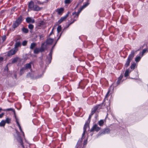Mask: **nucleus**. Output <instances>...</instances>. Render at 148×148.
I'll list each match as a JSON object with an SVG mask.
<instances>
[{
    "label": "nucleus",
    "mask_w": 148,
    "mask_h": 148,
    "mask_svg": "<svg viewBox=\"0 0 148 148\" xmlns=\"http://www.w3.org/2000/svg\"><path fill=\"white\" fill-rule=\"evenodd\" d=\"M23 19L22 16H20L14 21L12 25V27L14 29L17 27L22 22Z\"/></svg>",
    "instance_id": "nucleus-1"
},
{
    "label": "nucleus",
    "mask_w": 148,
    "mask_h": 148,
    "mask_svg": "<svg viewBox=\"0 0 148 148\" xmlns=\"http://www.w3.org/2000/svg\"><path fill=\"white\" fill-rule=\"evenodd\" d=\"M93 114H92V113H91L89 115L88 119L87 121H86L84 125V128H83V132L82 134V137H83V136L84 135H85V133L86 131V129L87 128H88V130H89V124L90 121V119L91 118Z\"/></svg>",
    "instance_id": "nucleus-2"
},
{
    "label": "nucleus",
    "mask_w": 148,
    "mask_h": 148,
    "mask_svg": "<svg viewBox=\"0 0 148 148\" xmlns=\"http://www.w3.org/2000/svg\"><path fill=\"white\" fill-rule=\"evenodd\" d=\"M135 55V52L134 50H132L130 54L128 56L126 63L125 64L124 66L125 67H127L130 64L131 61L133 59Z\"/></svg>",
    "instance_id": "nucleus-3"
},
{
    "label": "nucleus",
    "mask_w": 148,
    "mask_h": 148,
    "mask_svg": "<svg viewBox=\"0 0 148 148\" xmlns=\"http://www.w3.org/2000/svg\"><path fill=\"white\" fill-rule=\"evenodd\" d=\"M55 45L53 46L50 50V52L48 56L47 57V59H46V62L47 63L50 64L51 62L52 59V55L53 52V50L54 48V47Z\"/></svg>",
    "instance_id": "nucleus-4"
},
{
    "label": "nucleus",
    "mask_w": 148,
    "mask_h": 148,
    "mask_svg": "<svg viewBox=\"0 0 148 148\" xmlns=\"http://www.w3.org/2000/svg\"><path fill=\"white\" fill-rule=\"evenodd\" d=\"M104 101V100H103V101L102 103L95 106L92 109L91 112L92 114H93L98 109H101L102 108V106L103 104V102Z\"/></svg>",
    "instance_id": "nucleus-5"
},
{
    "label": "nucleus",
    "mask_w": 148,
    "mask_h": 148,
    "mask_svg": "<svg viewBox=\"0 0 148 148\" xmlns=\"http://www.w3.org/2000/svg\"><path fill=\"white\" fill-rule=\"evenodd\" d=\"M17 49H16L15 48H13L8 51L7 56H11L15 54L17 52Z\"/></svg>",
    "instance_id": "nucleus-6"
},
{
    "label": "nucleus",
    "mask_w": 148,
    "mask_h": 148,
    "mask_svg": "<svg viewBox=\"0 0 148 148\" xmlns=\"http://www.w3.org/2000/svg\"><path fill=\"white\" fill-rule=\"evenodd\" d=\"M84 135L83 136V137L82 136L81 138L80 139L78 140L77 144L76 145L75 148H84V147H84V146H83V147H82V139L84 138Z\"/></svg>",
    "instance_id": "nucleus-7"
},
{
    "label": "nucleus",
    "mask_w": 148,
    "mask_h": 148,
    "mask_svg": "<svg viewBox=\"0 0 148 148\" xmlns=\"http://www.w3.org/2000/svg\"><path fill=\"white\" fill-rule=\"evenodd\" d=\"M101 129V128L99 127L97 125L95 124L93 125L91 130H90V132H92L94 131L98 132Z\"/></svg>",
    "instance_id": "nucleus-8"
},
{
    "label": "nucleus",
    "mask_w": 148,
    "mask_h": 148,
    "mask_svg": "<svg viewBox=\"0 0 148 148\" xmlns=\"http://www.w3.org/2000/svg\"><path fill=\"white\" fill-rule=\"evenodd\" d=\"M40 52H42L45 51L47 49V46L45 42H43L41 44L40 48Z\"/></svg>",
    "instance_id": "nucleus-9"
},
{
    "label": "nucleus",
    "mask_w": 148,
    "mask_h": 148,
    "mask_svg": "<svg viewBox=\"0 0 148 148\" xmlns=\"http://www.w3.org/2000/svg\"><path fill=\"white\" fill-rule=\"evenodd\" d=\"M34 3L32 1H30L28 4V7L29 9L30 10H33L34 7Z\"/></svg>",
    "instance_id": "nucleus-10"
},
{
    "label": "nucleus",
    "mask_w": 148,
    "mask_h": 148,
    "mask_svg": "<svg viewBox=\"0 0 148 148\" xmlns=\"http://www.w3.org/2000/svg\"><path fill=\"white\" fill-rule=\"evenodd\" d=\"M26 21L28 23H34L35 22V20L33 18H32L31 17H28L26 18Z\"/></svg>",
    "instance_id": "nucleus-11"
},
{
    "label": "nucleus",
    "mask_w": 148,
    "mask_h": 148,
    "mask_svg": "<svg viewBox=\"0 0 148 148\" xmlns=\"http://www.w3.org/2000/svg\"><path fill=\"white\" fill-rule=\"evenodd\" d=\"M53 41V39L50 38H47L46 42H45V44L47 45H51Z\"/></svg>",
    "instance_id": "nucleus-12"
},
{
    "label": "nucleus",
    "mask_w": 148,
    "mask_h": 148,
    "mask_svg": "<svg viewBox=\"0 0 148 148\" xmlns=\"http://www.w3.org/2000/svg\"><path fill=\"white\" fill-rule=\"evenodd\" d=\"M32 64V62H30L29 63L26 64L25 65V67L24 68L26 70L27 69H30L31 68V64Z\"/></svg>",
    "instance_id": "nucleus-13"
},
{
    "label": "nucleus",
    "mask_w": 148,
    "mask_h": 148,
    "mask_svg": "<svg viewBox=\"0 0 148 148\" xmlns=\"http://www.w3.org/2000/svg\"><path fill=\"white\" fill-rule=\"evenodd\" d=\"M42 8H40L39 6L36 5H34V7L33 10L34 11H38L41 10Z\"/></svg>",
    "instance_id": "nucleus-14"
},
{
    "label": "nucleus",
    "mask_w": 148,
    "mask_h": 148,
    "mask_svg": "<svg viewBox=\"0 0 148 148\" xmlns=\"http://www.w3.org/2000/svg\"><path fill=\"white\" fill-rule=\"evenodd\" d=\"M142 57L143 56H142L141 55H139V56L138 55L135 58V61L136 62H139L140 61Z\"/></svg>",
    "instance_id": "nucleus-15"
},
{
    "label": "nucleus",
    "mask_w": 148,
    "mask_h": 148,
    "mask_svg": "<svg viewBox=\"0 0 148 148\" xmlns=\"http://www.w3.org/2000/svg\"><path fill=\"white\" fill-rule=\"evenodd\" d=\"M110 132V130L109 128H107L103 130L101 134H108Z\"/></svg>",
    "instance_id": "nucleus-16"
},
{
    "label": "nucleus",
    "mask_w": 148,
    "mask_h": 148,
    "mask_svg": "<svg viewBox=\"0 0 148 148\" xmlns=\"http://www.w3.org/2000/svg\"><path fill=\"white\" fill-rule=\"evenodd\" d=\"M18 59V57H16L15 58L11 59V60H12L11 63L13 64L16 62L17 61Z\"/></svg>",
    "instance_id": "nucleus-17"
},
{
    "label": "nucleus",
    "mask_w": 148,
    "mask_h": 148,
    "mask_svg": "<svg viewBox=\"0 0 148 148\" xmlns=\"http://www.w3.org/2000/svg\"><path fill=\"white\" fill-rule=\"evenodd\" d=\"M45 25V23L43 21H41L40 22L38 23L37 26L38 27H42Z\"/></svg>",
    "instance_id": "nucleus-18"
},
{
    "label": "nucleus",
    "mask_w": 148,
    "mask_h": 148,
    "mask_svg": "<svg viewBox=\"0 0 148 148\" xmlns=\"http://www.w3.org/2000/svg\"><path fill=\"white\" fill-rule=\"evenodd\" d=\"M89 3H90L89 2L87 1L86 2V3H84V4L81 7H80V8L83 10V9L87 6L89 5Z\"/></svg>",
    "instance_id": "nucleus-19"
},
{
    "label": "nucleus",
    "mask_w": 148,
    "mask_h": 148,
    "mask_svg": "<svg viewBox=\"0 0 148 148\" xmlns=\"http://www.w3.org/2000/svg\"><path fill=\"white\" fill-rule=\"evenodd\" d=\"M71 12L70 11H68L67 14L64 16L62 17L61 18L62 20L63 21H64L65 20V19L68 16H69V14Z\"/></svg>",
    "instance_id": "nucleus-20"
},
{
    "label": "nucleus",
    "mask_w": 148,
    "mask_h": 148,
    "mask_svg": "<svg viewBox=\"0 0 148 148\" xmlns=\"http://www.w3.org/2000/svg\"><path fill=\"white\" fill-rule=\"evenodd\" d=\"M36 44L34 42H32L31 44L30 49H33L36 46Z\"/></svg>",
    "instance_id": "nucleus-21"
},
{
    "label": "nucleus",
    "mask_w": 148,
    "mask_h": 148,
    "mask_svg": "<svg viewBox=\"0 0 148 148\" xmlns=\"http://www.w3.org/2000/svg\"><path fill=\"white\" fill-rule=\"evenodd\" d=\"M3 111H12L14 113V115H15V111L14 109H13V108H12L7 109H4V110H3Z\"/></svg>",
    "instance_id": "nucleus-22"
},
{
    "label": "nucleus",
    "mask_w": 148,
    "mask_h": 148,
    "mask_svg": "<svg viewBox=\"0 0 148 148\" xmlns=\"http://www.w3.org/2000/svg\"><path fill=\"white\" fill-rule=\"evenodd\" d=\"M131 71H129V69H127L125 71L124 73L125 77H126L128 76L129 75Z\"/></svg>",
    "instance_id": "nucleus-23"
},
{
    "label": "nucleus",
    "mask_w": 148,
    "mask_h": 148,
    "mask_svg": "<svg viewBox=\"0 0 148 148\" xmlns=\"http://www.w3.org/2000/svg\"><path fill=\"white\" fill-rule=\"evenodd\" d=\"M64 10V9L62 8H61L60 9H57V11L58 12L59 14L62 13Z\"/></svg>",
    "instance_id": "nucleus-24"
},
{
    "label": "nucleus",
    "mask_w": 148,
    "mask_h": 148,
    "mask_svg": "<svg viewBox=\"0 0 148 148\" xmlns=\"http://www.w3.org/2000/svg\"><path fill=\"white\" fill-rule=\"evenodd\" d=\"M40 52V49L39 48H35L34 51V53L35 54H38Z\"/></svg>",
    "instance_id": "nucleus-25"
},
{
    "label": "nucleus",
    "mask_w": 148,
    "mask_h": 148,
    "mask_svg": "<svg viewBox=\"0 0 148 148\" xmlns=\"http://www.w3.org/2000/svg\"><path fill=\"white\" fill-rule=\"evenodd\" d=\"M147 51H148V50H147V49H144L142 50V52H140L139 55H141L142 56H143L144 54Z\"/></svg>",
    "instance_id": "nucleus-26"
},
{
    "label": "nucleus",
    "mask_w": 148,
    "mask_h": 148,
    "mask_svg": "<svg viewBox=\"0 0 148 148\" xmlns=\"http://www.w3.org/2000/svg\"><path fill=\"white\" fill-rule=\"evenodd\" d=\"M4 121L5 123H7L8 124H9L10 123L11 120V119L7 118Z\"/></svg>",
    "instance_id": "nucleus-27"
},
{
    "label": "nucleus",
    "mask_w": 148,
    "mask_h": 148,
    "mask_svg": "<svg viewBox=\"0 0 148 148\" xmlns=\"http://www.w3.org/2000/svg\"><path fill=\"white\" fill-rule=\"evenodd\" d=\"M5 124V122L4 120H2L0 123V127H4Z\"/></svg>",
    "instance_id": "nucleus-28"
},
{
    "label": "nucleus",
    "mask_w": 148,
    "mask_h": 148,
    "mask_svg": "<svg viewBox=\"0 0 148 148\" xmlns=\"http://www.w3.org/2000/svg\"><path fill=\"white\" fill-rule=\"evenodd\" d=\"M19 138L20 139V140H19L18 139H17V140H18V141L19 143H20L21 145L22 146V147H23V140H22L21 137L20 136H19Z\"/></svg>",
    "instance_id": "nucleus-29"
},
{
    "label": "nucleus",
    "mask_w": 148,
    "mask_h": 148,
    "mask_svg": "<svg viewBox=\"0 0 148 148\" xmlns=\"http://www.w3.org/2000/svg\"><path fill=\"white\" fill-rule=\"evenodd\" d=\"M21 45V44L20 42H16L15 45V47L14 48H17Z\"/></svg>",
    "instance_id": "nucleus-30"
},
{
    "label": "nucleus",
    "mask_w": 148,
    "mask_h": 148,
    "mask_svg": "<svg viewBox=\"0 0 148 148\" xmlns=\"http://www.w3.org/2000/svg\"><path fill=\"white\" fill-rule=\"evenodd\" d=\"M22 30L23 32L25 33H27L29 32L28 29L27 28L25 27L23 28L22 29Z\"/></svg>",
    "instance_id": "nucleus-31"
},
{
    "label": "nucleus",
    "mask_w": 148,
    "mask_h": 148,
    "mask_svg": "<svg viewBox=\"0 0 148 148\" xmlns=\"http://www.w3.org/2000/svg\"><path fill=\"white\" fill-rule=\"evenodd\" d=\"M82 10L80 8L79 10H78L76 14V18H77L78 17L79 15Z\"/></svg>",
    "instance_id": "nucleus-32"
},
{
    "label": "nucleus",
    "mask_w": 148,
    "mask_h": 148,
    "mask_svg": "<svg viewBox=\"0 0 148 148\" xmlns=\"http://www.w3.org/2000/svg\"><path fill=\"white\" fill-rule=\"evenodd\" d=\"M136 65V64L134 62L132 64H131L130 66L131 69L132 70H134L135 69Z\"/></svg>",
    "instance_id": "nucleus-33"
},
{
    "label": "nucleus",
    "mask_w": 148,
    "mask_h": 148,
    "mask_svg": "<svg viewBox=\"0 0 148 148\" xmlns=\"http://www.w3.org/2000/svg\"><path fill=\"white\" fill-rule=\"evenodd\" d=\"M28 28L30 30H32L34 28V26L32 24H29L28 25Z\"/></svg>",
    "instance_id": "nucleus-34"
},
{
    "label": "nucleus",
    "mask_w": 148,
    "mask_h": 148,
    "mask_svg": "<svg viewBox=\"0 0 148 148\" xmlns=\"http://www.w3.org/2000/svg\"><path fill=\"white\" fill-rule=\"evenodd\" d=\"M25 69L24 68V67H22V68H21L20 70V75H21L22 74H23L24 72V70Z\"/></svg>",
    "instance_id": "nucleus-35"
},
{
    "label": "nucleus",
    "mask_w": 148,
    "mask_h": 148,
    "mask_svg": "<svg viewBox=\"0 0 148 148\" xmlns=\"http://www.w3.org/2000/svg\"><path fill=\"white\" fill-rule=\"evenodd\" d=\"M62 29L61 26V25H59L58 26L57 28V32L58 34L61 31Z\"/></svg>",
    "instance_id": "nucleus-36"
},
{
    "label": "nucleus",
    "mask_w": 148,
    "mask_h": 148,
    "mask_svg": "<svg viewBox=\"0 0 148 148\" xmlns=\"http://www.w3.org/2000/svg\"><path fill=\"white\" fill-rule=\"evenodd\" d=\"M99 125L100 126H101L103 125V124L104 123V121L103 120H100L99 122Z\"/></svg>",
    "instance_id": "nucleus-37"
},
{
    "label": "nucleus",
    "mask_w": 148,
    "mask_h": 148,
    "mask_svg": "<svg viewBox=\"0 0 148 148\" xmlns=\"http://www.w3.org/2000/svg\"><path fill=\"white\" fill-rule=\"evenodd\" d=\"M72 1V0H65L64 3L66 4H69Z\"/></svg>",
    "instance_id": "nucleus-38"
},
{
    "label": "nucleus",
    "mask_w": 148,
    "mask_h": 148,
    "mask_svg": "<svg viewBox=\"0 0 148 148\" xmlns=\"http://www.w3.org/2000/svg\"><path fill=\"white\" fill-rule=\"evenodd\" d=\"M121 80H119V79H118L117 82H116V84H117V85H116L114 83L113 84V85H114V86H116L119 85L120 82H121Z\"/></svg>",
    "instance_id": "nucleus-39"
},
{
    "label": "nucleus",
    "mask_w": 148,
    "mask_h": 148,
    "mask_svg": "<svg viewBox=\"0 0 148 148\" xmlns=\"http://www.w3.org/2000/svg\"><path fill=\"white\" fill-rule=\"evenodd\" d=\"M76 12H73L72 13V15L73 16V18L74 19H77V18H76Z\"/></svg>",
    "instance_id": "nucleus-40"
},
{
    "label": "nucleus",
    "mask_w": 148,
    "mask_h": 148,
    "mask_svg": "<svg viewBox=\"0 0 148 148\" xmlns=\"http://www.w3.org/2000/svg\"><path fill=\"white\" fill-rule=\"evenodd\" d=\"M27 43V41L25 40L22 43V45L23 46H25Z\"/></svg>",
    "instance_id": "nucleus-41"
},
{
    "label": "nucleus",
    "mask_w": 148,
    "mask_h": 148,
    "mask_svg": "<svg viewBox=\"0 0 148 148\" xmlns=\"http://www.w3.org/2000/svg\"><path fill=\"white\" fill-rule=\"evenodd\" d=\"M18 126V127H19V130H20V131L21 132H22V133L23 134V136H24V132H23L22 131V129H21V126L20 125H19V126Z\"/></svg>",
    "instance_id": "nucleus-42"
},
{
    "label": "nucleus",
    "mask_w": 148,
    "mask_h": 148,
    "mask_svg": "<svg viewBox=\"0 0 148 148\" xmlns=\"http://www.w3.org/2000/svg\"><path fill=\"white\" fill-rule=\"evenodd\" d=\"M16 7H14L12 9L11 11H13V12L15 11L16 10Z\"/></svg>",
    "instance_id": "nucleus-43"
},
{
    "label": "nucleus",
    "mask_w": 148,
    "mask_h": 148,
    "mask_svg": "<svg viewBox=\"0 0 148 148\" xmlns=\"http://www.w3.org/2000/svg\"><path fill=\"white\" fill-rule=\"evenodd\" d=\"M6 36L5 35L3 36L2 37V39L3 40V41H4L5 40V39H6Z\"/></svg>",
    "instance_id": "nucleus-44"
},
{
    "label": "nucleus",
    "mask_w": 148,
    "mask_h": 148,
    "mask_svg": "<svg viewBox=\"0 0 148 148\" xmlns=\"http://www.w3.org/2000/svg\"><path fill=\"white\" fill-rule=\"evenodd\" d=\"M110 90H109L107 92L106 94V95L105 99H106V98H107L108 97V94L110 93Z\"/></svg>",
    "instance_id": "nucleus-45"
},
{
    "label": "nucleus",
    "mask_w": 148,
    "mask_h": 148,
    "mask_svg": "<svg viewBox=\"0 0 148 148\" xmlns=\"http://www.w3.org/2000/svg\"><path fill=\"white\" fill-rule=\"evenodd\" d=\"M44 3V2H40L39 1H37V3L38 4H42Z\"/></svg>",
    "instance_id": "nucleus-46"
},
{
    "label": "nucleus",
    "mask_w": 148,
    "mask_h": 148,
    "mask_svg": "<svg viewBox=\"0 0 148 148\" xmlns=\"http://www.w3.org/2000/svg\"><path fill=\"white\" fill-rule=\"evenodd\" d=\"M123 77V75H120V77H118V79L119 80H121V79H122V78Z\"/></svg>",
    "instance_id": "nucleus-47"
},
{
    "label": "nucleus",
    "mask_w": 148,
    "mask_h": 148,
    "mask_svg": "<svg viewBox=\"0 0 148 148\" xmlns=\"http://www.w3.org/2000/svg\"><path fill=\"white\" fill-rule=\"evenodd\" d=\"M16 123L17 125L18 126L20 125V124L19 123L16 117Z\"/></svg>",
    "instance_id": "nucleus-48"
},
{
    "label": "nucleus",
    "mask_w": 148,
    "mask_h": 148,
    "mask_svg": "<svg viewBox=\"0 0 148 148\" xmlns=\"http://www.w3.org/2000/svg\"><path fill=\"white\" fill-rule=\"evenodd\" d=\"M87 140H85L84 141V143H83L84 145H86V144H87Z\"/></svg>",
    "instance_id": "nucleus-49"
},
{
    "label": "nucleus",
    "mask_w": 148,
    "mask_h": 148,
    "mask_svg": "<svg viewBox=\"0 0 148 148\" xmlns=\"http://www.w3.org/2000/svg\"><path fill=\"white\" fill-rule=\"evenodd\" d=\"M58 109V108L56 107L53 108V110L55 112H56Z\"/></svg>",
    "instance_id": "nucleus-50"
},
{
    "label": "nucleus",
    "mask_w": 148,
    "mask_h": 148,
    "mask_svg": "<svg viewBox=\"0 0 148 148\" xmlns=\"http://www.w3.org/2000/svg\"><path fill=\"white\" fill-rule=\"evenodd\" d=\"M62 22H63V21L60 18V19L58 21V24H60Z\"/></svg>",
    "instance_id": "nucleus-51"
},
{
    "label": "nucleus",
    "mask_w": 148,
    "mask_h": 148,
    "mask_svg": "<svg viewBox=\"0 0 148 148\" xmlns=\"http://www.w3.org/2000/svg\"><path fill=\"white\" fill-rule=\"evenodd\" d=\"M4 114V113L3 112L1 113V114H0V118H1L2 117L3 115Z\"/></svg>",
    "instance_id": "nucleus-52"
},
{
    "label": "nucleus",
    "mask_w": 148,
    "mask_h": 148,
    "mask_svg": "<svg viewBox=\"0 0 148 148\" xmlns=\"http://www.w3.org/2000/svg\"><path fill=\"white\" fill-rule=\"evenodd\" d=\"M53 28L52 29V30H51V32L50 33V34H49V36H50L53 34Z\"/></svg>",
    "instance_id": "nucleus-53"
},
{
    "label": "nucleus",
    "mask_w": 148,
    "mask_h": 148,
    "mask_svg": "<svg viewBox=\"0 0 148 148\" xmlns=\"http://www.w3.org/2000/svg\"><path fill=\"white\" fill-rule=\"evenodd\" d=\"M3 57H0V62L3 61Z\"/></svg>",
    "instance_id": "nucleus-54"
},
{
    "label": "nucleus",
    "mask_w": 148,
    "mask_h": 148,
    "mask_svg": "<svg viewBox=\"0 0 148 148\" xmlns=\"http://www.w3.org/2000/svg\"><path fill=\"white\" fill-rule=\"evenodd\" d=\"M77 20V19H74L73 18V21H72V22H71L70 23V24H72V23H73L75 21H76Z\"/></svg>",
    "instance_id": "nucleus-55"
},
{
    "label": "nucleus",
    "mask_w": 148,
    "mask_h": 148,
    "mask_svg": "<svg viewBox=\"0 0 148 148\" xmlns=\"http://www.w3.org/2000/svg\"><path fill=\"white\" fill-rule=\"evenodd\" d=\"M61 34H62V33H61L60 36H59V37H58V39H57V41L60 38V36H61Z\"/></svg>",
    "instance_id": "nucleus-56"
},
{
    "label": "nucleus",
    "mask_w": 148,
    "mask_h": 148,
    "mask_svg": "<svg viewBox=\"0 0 148 148\" xmlns=\"http://www.w3.org/2000/svg\"><path fill=\"white\" fill-rule=\"evenodd\" d=\"M84 0H79V3H82Z\"/></svg>",
    "instance_id": "nucleus-57"
},
{
    "label": "nucleus",
    "mask_w": 148,
    "mask_h": 148,
    "mask_svg": "<svg viewBox=\"0 0 148 148\" xmlns=\"http://www.w3.org/2000/svg\"><path fill=\"white\" fill-rule=\"evenodd\" d=\"M9 64H7V65L6 66V67L7 68V71L8 70V66L9 65Z\"/></svg>",
    "instance_id": "nucleus-58"
},
{
    "label": "nucleus",
    "mask_w": 148,
    "mask_h": 148,
    "mask_svg": "<svg viewBox=\"0 0 148 148\" xmlns=\"http://www.w3.org/2000/svg\"><path fill=\"white\" fill-rule=\"evenodd\" d=\"M71 24H70V23H69V24H68L66 26V27H69V26L70 25H71Z\"/></svg>",
    "instance_id": "nucleus-59"
},
{
    "label": "nucleus",
    "mask_w": 148,
    "mask_h": 148,
    "mask_svg": "<svg viewBox=\"0 0 148 148\" xmlns=\"http://www.w3.org/2000/svg\"><path fill=\"white\" fill-rule=\"evenodd\" d=\"M40 36V38H41L43 36L42 35H41Z\"/></svg>",
    "instance_id": "nucleus-60"
},
{
    "label": "nucleus",
    "mask_w": 148,
    "mask_h": 148,
    "mask_svg": "<svg viewBox=\"0 0 148 148\" xmlns=\"http://www.w3.org/2000/svg\"><path fill=\"white\" fill-rule=\"evenodd\" d=\"M1 110H3L1 108H0V112L1 111Z\"/></svg>",
    "instance_id": "nucleus-61"
},
{
    "label": "nucleus",
    "mask_w": 148,
    "mask_h": 148,
    "mask_svg": "<svg viewBox=\"0 0 148 148\" xmlns=\"http://www.w3.org/2000/svg\"><path fill=\"white\" fill-rule=\"evenodd\" d=\"M89 0H87V1L89 2Z\"/></svg>",
    "instance_id": "nucleus-62"
},
{
    "label": "nucleus",
    "mask_w": 148,
    "mask_h": 148,
    "mask_svg": "<svg viewBox=\"0 0 148 148\" xmlns=\"http://www.w3.org/2000/svg\"><path fill=\"white\" fill-rule=\"evenodd\" d=\"M48 0H46V2H48Z\"/></svg>",
    "instance_id": "nucleus-63"
},
{
    "label": "nucleus",
    "mask_w": 148,
    "mask_h": 148,
    "mask_svg": "<svg viewBox=\"0 0 148 148\" xmlns=\"http://www.w3.org/2000/svg\"><path fill=\"white\" fill-rule=\"evenodd\" d=\"M17 139H18L19 140H20V139L19 138V137Z\"/></svg>",
    "instance_id": "nucleus-64"
}]
</instances>
